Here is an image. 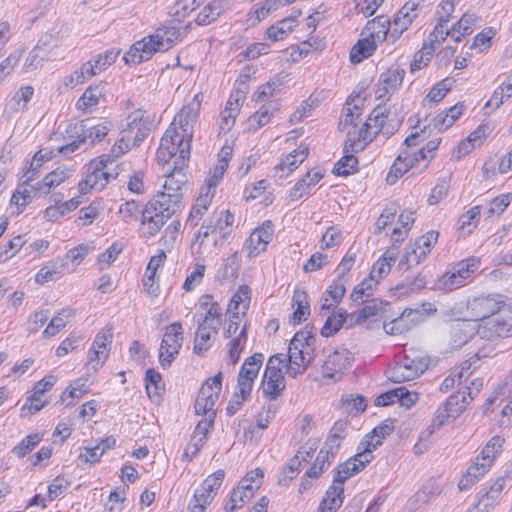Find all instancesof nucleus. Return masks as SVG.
<instances>
[{"label":"nucleus","instance_id":"nucleus-1","mask_svg":"<svg viewBox=\"0 0 512 512\" xmlns=\"http://www.w3.org/2000/svg\"><path fill=\"white\" fill-rule=\"evenodd\" d=\"M198 108L183 106L165 130L156 151V161L161 166L169 164L188 167L191 155L194 125Z\"/></svg>","mask_w":512,"mask_h":512},{"label":"nucleus","instance_id":"nucleus-2","mask_svg":"<svg viewBox=\"0 0 512 512\" xmlns=\"http://www.w3.org/2000/svg\"><path fill=\"white\" fill-rule=\"evenodd\" d=\"M159 197L152 195L145 203L137 199L124 200L117 209L119 220L125 225L138 223L141 237L154 238L169 221L163 211L165 203H161Z\"/></svg>","mask_w":512,"mask_h":512},{"label":"nucleus","instance_id":"nucleus-3","mask_svg":"<svg viewBox=\"0 0 512 512\" xmlns=\"http://www.w3.org/2000/svg\"><path fill=\"white\" fill-rule=\"evenodd\" d=\"M315 327L306 324L296 331L288 344L285 371L289 377L303 374L317 356Z\"/></svg>","mask_w":512,"mask_h":512},{"label":"nucleus","instance_id":"nucleus-4","mask_svg":"<svg viewBox=\"0 0 512 512\" xmlns=\"http://www.w3.org/2000/svg\"><path fill=\"white\" fill-rule=\"evenodd\" d=\"M66 133L71 138V141L66 144H59L56 147H42L38 149L34 153L31 164L25 172L37 177L41 167L46 162L52 160L56 154L73 153L86 142L85 131L81 125L69 124L66 128Z\"/></svg>","mask_w":512,"mask_h":512},{"label":"nucleus","instance_id":"nucleus-5","mask_svg":"<svg viewBox=\"0 0 512 512\" xmlns=\"http://www.w3.org/2000/svg\"><path fill=\"white\" fill-rule=\"evenodd\" d=\"M186 169L187 167L173 165L172 169L165 175L162 189L153 194L159 195L160 202L165 203V206H163L165 210L163 211L168 220L172 219L182 206L181 190L187 181Z\"/></svg>","mask_w":512,"mask_h":512},{"label":"nucleus","instance_id":"nucleus-6","mask_svg":"<svg viewBox=\"0 0 512 512\" xmlns=\"http://www.w3.org/2000/svg\"><path fill=\"white\" fill-rule=\"evenodd\" d=\"M234 223V214L229 209L221 211L214 222L204 221L193 238L192 248L196 247L197 254H203L205 240L210 235L214 236V245L226 241L233 231Z\"/></svg>","mask_w":512,"mask_h":512},{"label":"nucleus","instance_id":"nucleus-7","mask_svg":"<svg viewBox=\"0 0 512 512\" xmlns=\"http://www.w3.org/2000/svg\"><path fill=\"white\" fill-rule=\"evenodd\" d=\"M354 295V303L361 300V307L354 311V327L360 330H378L387 318L390 303L378 298L364 299Z\"/></svg>","mask_w":512,"mask_h":512},{"label":"nucleus","instance_id":"nucleus-8","mask_svg":"<svg viewBox=\"0 0 512 512\" xmlns=\"http://www.w3.org/2000/svg\"><path fill=\"white\" fill-rule=\"evenodd\" d=\"M428 356L417 354L415 351L405 352L397 356L394 364L387 371V378L394 383H402L419 377L429 366Z\"/></svg>","mask_w":512,"mask_h":512},{"label":"nucleus","instance_id":"nucleus-9","mask_svg":"<svg viewBox=\"0 0 512 512\" xmlns=\"http://www.w3.org/2000/svg\"><path fill=\"white\" fill-rule=\"evenodd\" d=\"M184 342V327L181 321H173L162 328V338L158 348V361L167 369L179 356Z\"/></svg>","mask_w":512,"mask_h":512},{"label":"nucleus","instance_id":"nucleus-10","mask_svg":"<svg viewBox=\"0 0 512 512\" xmlns=\"http://www.w3.org/2000/svg\"><path fill=\"white\" fill-rule=\"evenodd\" d=\"M285 364L284 354L277 353L268 358L261 381V392L264 398L272 401L283 394L286 388L283 373Z\"/></svg>","mask_w":512,"mask_h":512},{"label":"nucleus","instance_id":"nucleus-11","mask_svg":"<svg viewBox=\"0 0 512 512\" xmlns=\"http://www.w3.org/2000/svg\"><path fill=\"white\" fill-rule=\"evenodd\" d=\"M109 156L101 155L91 159L86 165V173L77 184L81 196L94 191H102L110 182L111 175L106 171Z\"/></svg>","mask_w":512,"mask_h":512},{"label":"nucleus","instance_id":"nucleus-12","mask_svg":"<svg viewBox=\"0 0 512 512\" xmlns=\"http://www.w3.org/2000/svg\"><path fill=\"white\" fill-rule=\"evenodd\" d=\"M249 328V321L237 322L225 320L223 323L222 336L227 341V359L232 366L238 363L247 346Z\"/></svg>","mask_w":512,"mask_h":512},{"label":"nucleus","instance_id":"nucleus-13","mask_svg":"<svg viewBox=\"0 0 512 512\" xmlns=\"http://www.w3.org/2000/svg\"><path fill=\"white\" fill-rule=\"evenodd\" d=\"M58 376L47 374L34 383L30 394L20 408V417L28 418L40 412L49 404V399L45 397L58 382Z\"/></svg>","mask_w":512,"mask_h":512},{"label":"nucleus","instance_id":"nucleus-14","mask_svg":"<svg viewBox=\"0 0 512 512\" xmlns=\"http://www.w3.org/2000/svg\"><path fill=\"white\" fill-rule=\"evenodd\" d=\"M222 382L223 373L219 371L202 383L194 403V411L197 415L216 417L215 404L222 391Z\"/></svg>","mask_w":512,"mask_h":512},{"label":"nucleus","instance_id":"nucleus-15","mask_svg":"<svg viewBox=\"0 0 512 512\" xmlns=\"http://www.w3.org/2000/svg\"><path fill=\"white\" fill-rule=\"evenodd\" d=\"M224 477L225 472L222 469L209 474L195 490L189 503V510H192V512H204L217 495Z\"/></svg>","mask_w":512,"mask_h":512},{"label":"nucleus","instance_id":"nucleus-16","mask_svg":"<svg viewBox=\"0 0 512 512\" xmlns=\"http://www.w3.org/2000/svg\"><path fill=\"white\" fill-rule=\"evenodd\" d=\"M253 290L248 284H240L232 292L226 305V319L229 321L244 322L250 310Z\"/></svg>","mask_w":512,"mask_h":512},{"label":"nucleus","instance_id":"nucleus-17","mask_svg":"<svg viewBox=\"0 0 512 512\" xmlns=\"http://www.w3.org/2000/svg\"><path fill=\"white\" fill-rule=\"evenodd\" d=\"M166 261V251L159 249L149 258L146 265L141 281L146 295L152 299L160 295V277L158 272L164 267Z\"/></svg>","mask_w":512,"mask_h":512},{"label":"nucleus","instance_id":"nucleus-18","mask_svg":"<svg viewBox=\"0 0 512 512\" xmlns=\"http://www.w3.org/2000/svg\"><path fill=\"white\" fill-rule=\"evenodd\" d=\"M263 362L264 355L260 352L246 357L238 372L236 389L241 390L243 393L252 394Z\"/></svg>","mask_w":512,"mask_h":512},{"label":"nucleus","instance_id":"nucleus-19","mask_svg":"<svg viewBox=\"0 0 512 512\" xmlns=\"http://www.w3.org/2000/svg\"><path fill=\"white\" fill-rule=\"evenodd\" d=\"M309 155V145L300 143L295 149L284 155L273 167L274 176L278 179L289 177L301 166Z\"/></svg>","mask_w":512,"mask_h":512},{"label":"nucleus","instance_id":"nucleus-20","mask_svg":"<svg viewBox=\"0 0 512 512\" xmlns=\"http://www.w3.org/2000/svg\"><path fill=\"white\" fill-rule=\"evenodd\" d=\"M275 233V227L271 220H265L260 226L256 227L245 243L247 255L255 258L267 250Z\"/></svg>","mask_w":512,"mask_h":512},{"label":"nucleus","instance_id":"nucleus-21","mask_svg":"<svg viewBox=\"0 0 512 512\" xmlns=\"http://www.w3.org/2000/svg\"><path fill=\"white\" fill-rule=\"evenodd\" d=\"M218 185L207 180L200 188V193L192 204L186 218V224L192 228L198 226L204 215L207 213L216 193Z\"/></svg>","mask_w":512,"mask_h":512},{"label":"nucleus","instance_id":"nucleus-22","mask_svg":"<svg viewBox=\"0 0 512 512\" xmlns=\"http://www.w3.org/2000/svg\"><path fill=\"white\" fill-rule=\"evenodd\" d=\"M277 413V406L264 404L254 415V422L244 430V438L250 443H257L269 428Z\"/></svg>","mask_w":512,"mask_h":512},{"label":"nucleus","instance_id":"nucleus-23","mask_svg":"<svg viewBox=\"0 0 512 512\" xmlns=\"http://www.w3.org/2000/svg\"><path fill=\"white\" fill-rule=\"evenodd\" d=\"M23 177L24 180L17 185L10 199V205L17 214L24 212L34 198L44 197L41 192L37 191V182L33 184L35 176L25 172Z\"/></svg>","mask_w":512,"mask_h":512},{"label":"nucleus","instance_id":"nucleus-24","mask_svg":"<svg viewBox=\"0 0 512 512\" xmlns=\"http://www.w3.org/2000/svg\"><path fill=\"white\" fill-rule=\"evenodd\" d=\"M302 15L303 12L300 8L293 7L287 16L266 29L265 39L272 43L284 41L298 27Z\"/></svg>","mask_w":512,"mask_h":512},{"label":"nucleus","instance_id":"nucleus-25","mask_svg":"<svg viewBox=\"0 0 512 512\" xmlns=\"http://www.w3.org/2000/svg\"><path fill=\"white\" fill-rule=\"evenodd\" d=\"M505 307L501 295H480L468 302V309L475 321H480L498 313Z\"/></svg>","mask_w":512,"mask_h":512},{"label":"nucleus","instance_id":"nucleus-26","mask_svg":"<svg viewBox=\"0 0 512 512\" xmlns=\"http://www.w3.org/2000/svg\"><path fill=\"white\" fill-rule=\"evenodd\" d=\"M324 173L321 169L314 167L309 169L302 177H300L293 187H291L286 195L288 204L294 203L309 196L316 189L318 183L323 179Z\"/></svg>","mask_w":512,"mask_h":512},{"label":"nucleus","instance_id":"nucleus-27","mask_svg":"<svg viewBox=\"0 0 512 512\" xmlns=\"http://www.w3.org/2000/svg\"><path fill=\"white\" fill-rule=\"evenodd\" d=\"M291 314L288 317L289 325L296 327L305 323L311 316V301L308 291L304 287H295L290 300Z\"/></svg>","mask_w":512,"mask_h":512},{"label":"nucleus","instance_id":"nucleus-28","mask_svg":"<svg viewBox=\"0 0 512 512\" xmlns=\"http://www.w3.org/2000/svg\"><path fill=\"white\" fill-rule=\"evenodd\" d=\"M202 418L195 426L191 435L190 441L184 451V456L188 459L195 457L199 451L206 445L209 434L214 429V422L216 417L211 415H203Z\"/></svg>","mask_w":512,"mask_h":512},{"label":"nucleus","instance_id":"nucleus-29","mask_svg":"<svg viewBox=\"0 0 512 512\" xmlns=\"http://www.w3.org/2000/svg\"><path fill=\"white\" fill-rule=\"evenodd\" d=\"M391 264L385 259L379 258L373 265L368 277L364 278L357 286H354V295L357 298L362 296L370 297L373 295L379 281L388 275Z\"/></svg>","mask_w":512,"mask_h":512},{"label":"nucleus","instance_id":"nucleus-30","mask_svg":"<svg viewBox=\"0 0 512 512\" xmlns=\"http://www.w3.org/2000/svg\"><path fill=\"white\" fill-rule=\"evenodd\" d=\"M73 166L60 165L46 173L43 178L37 181V191L43 196H48L53 190L68 182L74 175Z\"/></svg>","mask_w":512,"mask_h":512},{"label":"nucleus","instance_id":"nucleus-31","mask_svg":"<svg viewBox=\"0 0 512 512\" xmlns=\"http://www.w3.org/2000/svg\"><path fill=\"white\" fill-rule=\"evenodd\" d=\"M89 375L85 373L68 383L59 396L61 404L65 407L74 406L78 400L90 393L92 383L89 382Z\"/></svg>","mask_w":512,"mask_h":512},{"label":"nucleus","instance_id":"nucleus-32","mask_svg":"<svg viewBox=\"0 0 512 512\" xmlns=\"http://www.w3.org/2000/svg\"><path fill=\"white\" fill-rule=\"evenodd\" d=\"M350 364V351L336 350L324 362L323 373L328 378L339 380L348 372Z\"/></svg>","mask_w":512,"mask_h":512},{"label":"nucleus","instance_id":"nucleus-33","mask_svg":"<svg viewBox=\"0 0 512 512\" xmlns=\"http://www.w3.org/2000/svg\"><path fill=\"white\" fill-rule=\"evenodd\" d=\"M105 99V85L102 82L90 84L78 98L75 108L83 114L92 113L99 103Z\"/></svg>","mask_w":512,"mask_h":512},{"label":"nucleus","instance_id":"nucleus-34","mask_svg":"<svg viewBox=\"0 0 512 512\" xmlns=\"http://www.w3.org/2000/svg\"><path fill=\"white\" fill-rule=\"evenodd\" d=\"M156 53L155 45L149 35L133 43L125 53L123 59L128 65H137L150 60Z\"/></svg>","mask_w":512,"mask_h":512},{"label":"nucleus","instance_id":"nucleus-35","mask_svg":"<svg viewBox=\"0 0 512 512\" xmlns=\"http://www.w3.org/2000/svg\"><path fill=\"white\" fill-rule=\"evenodd\" d=\"M149 37L158 52H166L180 41V27L163 24L158 26L153 33L149 34Z\"/></svg>","mask_w":512,"mask_h":512},{"label":"nucleus","instance_id":"nucleus-36","mask_svg":"<svg viewBox=\"0 0 512 512\" xmlns=\"http://www.w3.org/2000/svg\"><path fill=\"white\" fill-rule=\"evenodd\" d=\"M384 124L383 115L369 116L354 139V153L363 150L381 131Z\"/></svg>","mask_w":512,"mask_h":512},{"label":"nucleus","instance_id":"nucleus-37","mask_svg":"<svg viewBox=\"0 0 512 512\" xmlns=\"http://www.w3.org/2000/svg\"><path fill=\"white\" fill-rule=\"evenodd\" d=\"M234 150V142L226 141L220 151L218 152L217 163L214 166L212 172L206 177L205 180L219 185L222 180L225 172L227 171L230 161L233 156Z\"/></svg>","mask_w":512,"mask_h":512},{"label":"nucleus","instance_id":"nucleus-38","mask_svg":"<svg viewBox=\"0 0 512 512\" xmlns=\"http://www.w3.org/2000/svg\"><path fill=\"white\" fill-rule=\"evenodd\" d=\"M420 0H408L393 19L392 33L401 35L418 15Z\"/></svg>","mask_w":512,"mask_h":512},{"label":"nucleus","instance_id":"nucleus-39","mask_svg":"<svg viewBox=\"0 0 512 512\" xmlns=\"http://www.w3.org/2000/svg\"><path fill=\"white\" fill-rule=\"evenodd\" d=\"M244 198L246 201L258 200L262 206L268 207L273 204L275 195L267 180L261 179L245 187Z\"/></svg>","mask_w":512,"mask_h":512},{"label":"nucleus","instance_id":"nucleus-40","mask_svg":"<svg viewBox=\"0 0 512 512\" xmlns=\"http://www.w3.org/2000/svg\"><path fill=\"white\" fill-rule=\"evenodd\" d=\"M218 333V331L198 323L193 342V352L196 355L203 356L213 346Z\"/></svg>","mask_w":512,"mask_h":512},{"label":"nucleus","instance_id":"nucleus-41","mask_svg":"<svg viewBox=\"0 0 512 512\" xmlns=\"http://www.w3.org/2000/svg\"><path fill=\"white\" fill-rule=\"evenodd\" d=\"M127 132L134 134L136 140L144 139L149 131L147 113L143 109L132 111L127 117Z\"/></svg>","mask_w":512,"mask_h":512},{"label":"nucleus","instance_id":"nucleus-42","mask_svg":"<svg viewBox=\"0 0 512 512\" xmlns=\"http://www.w3.org/2000/svg\"><path fill=\"white\" fill-rule=\"evenodd\" d=\"M491 466L492 465L489 464V460H482L480 457H476L475 462L469 466L467 473L460 479L458 484L459 489H469L480 479V477L488 472Z\"/></svg>","mask_w":512,"mask_h":512},{"label":"nucleus","instance_id":"nucleus-43","mask_svg":"<svg viewBox=\"0 0 512 512\" xmlns=\"http://www.w3.org/2000/svg\"><path fill=\"white\" fill-rule=\"evenodd\" d=\"M344 284L340 281H334L325 289L321 298V311H332L342 301L345 295Z\"/></svg>","mask_w":512,"mask_h":512},{"label":"nucleus","instance_id":"nucleus-44","mask_svg":"<svg viewBox=\"0 0 512 512\" xmlns=\"http://www.w3.org/2000/svg\"><path fill=\"white\" fill-rule=\"evenodd\" d=\"M144 381L148 398L152 401H159L165 392V383L161 373L155 368H148Z\"/></svg>","mask_w":512,"mask_h":512},{"label":"nucleus","instance_id":"nucleus-45","mask_svg":"<svg viewBox=\"0 0 512 512\" xmlns=\"http://www.w3.org/2000/svg\"><path fill=\"white\" fill-rule=\"evenodd\" d=\"M96 249L93 241L80 243L70 248L64 255V265H70L73 269L79 266L85 258Z\"/></svg>","mask_w":512,"mask_h":512},{"label":"nucleus","instance_id":"nucleus-46","mask_svg":"<svg viewBox=\"0 0 512 512\" xmlns=\"http://www.w3.org/2000/svg\"><path fill=\"white\" fill-rule=\"evenodd\" d=\"M389 27V18L384 15H380L366 23L361 35H369L376 39V41L383 42L387 37Z\"/></svg>","mask_w":512,"mask_h":512},{"label":"nucleus","instance_id":"nucleus-47","mask_svg":"<svg viewBox=\"0 0 512 512\" xmlns=\"http://www.w3.org/2000/svg\"><path fill=\"white\" fill-rule=\"evenodd\" d=\"M197 306L201 312V318H223L222 305L211 293L201 294Z\"/></svg>","mask_w":512,"mask_h":512},{"label":"nucleus","instance_id":"nucleus-48","mask_svg":"<svg viewBox=\"0 0 512 512\" xmlns=\"http://www.w3.org/2000/svg\"><path fill=\"white\" fill-rule=\"evenodd\" d=\"M120 54L118 49H109L99 53L94 58L89 59L86 63L94 76L99 75L110 67L117 60Z\"/></svg>","mask_w":512,"mask_h":512},{"label":"nucleus","instance_id":"nucleus-49","mask_svg":"<svg viewBox=\"0 0 512 512\" xmlns=\"http://www.w3.org/2000/svg\"><path fill=\"white\" fill-rule=\"evenodd\" d=\"M183 232V226L180 219H172L167 225L165 224L160 231L161 236L159 242L163 247L170 250L180 240Z\"/></svg>","mask_w":512,"mask_h":512},{"label":"nucleus","instance_id":"nucleus-50","mask_svg":"<svg viewBox=\"0 0 512 512\" xmlns=\"http://www.w3.org/2000/svg\"><path fill=\"white\" fill-rule=\"evenodd\" d=\"M378 445H381L380 440L372 442L370 440H362L358 447L357 453L354 454V474L363 470L368 463L372 460V449H375Z\"/></svg>","mask_w":512,"mask_h":512},{"label":"nucleus","instance_id":"nucleus-51","mask_svg":"<svg viewBox=\"0 0 512 512\" xmlns=\"http://www.w3.org/2000/svg\"><path fill=\"white\" fill-rule=\"evenodd\" d=\"M72 315L73 311L70 308H63L56 312L43 330L42 337L44 339L55 337L66 327L67 319Z\"/></svg>","mask_w":512,"mask_h":512},{"label":"nucleus","instance_id":"nucleus-52","mask_svg":"<svg viewBox=\"0 0 512 512\" xmlns=\"http://www.w3.org/2000/svg\"><path fill=\"white\" fill-rule=\"evenodd\" d=\"M225 11V4L223 0H212L207 3L197 14L195 22L198 25H209Z\"/></svg>","mask_w":512,"mask_h":512},{"label":"nucleus","instance_id":"nucleus-53","mask_svg":"<svg viewBox=\"0 0 512 512\" xmlns=\"http://www.w3.org/2000/svg\"><path fill=\"white\" fill-rule=\"evenodd\" d=\"M114 338V325L107 323L95 335L89 350L103 351L105 354H110L111 345Z\"/></svg>","mask_w":512,"mask_h":512},{"label":"nucleus","instance_id":"nucleus-54","mask_svg":"<svg viewBox=\"0 0 512 512\" xmlns=\"http://www.w3.org/2000/svg\"><path fill=\"white\" fill-rule=\"evenodd\" d=\"M505 485V478L499 477L490 486L489 490H486L480 497L476 504V508L480 512H488L489 508L494 505V502L500 496Z\"/></svg>","mask_w":512,"mask_h":512},{"label":"nucleus","instance_id":"nucleus-55","mask_svg":"<svg viewBox=\"0 0 512 512\" xmlns=\"http://www.w3.org/2000/svg\"><path fill=\"white\" fill-rule=\"evenodd\" d=\"M207 271V266L204 262H196L189 267L185 280L182 284V289L186 292L194 291L199 285L202 284Z\"/></svg>","mask_w":512,"mask_h":512},{"label":"nucleus","instance_id":"nucleus-56","mask_svg":"<svg viewBox=\"0 0 512 512\" xmlns=\"http://www.w3.org/2000/svg\"><path fill=\"white\" fill-rule=\"evenodd\" d=\"M102 210V198H95L87 206L79 210L76 222L82 227L89 226L99 217Z\"/></svg>","mask_w":512,"mask_h":512},{"label":"nucleus","instance_id":"nucleus-57","mask_svg":"<svg viewBox=\"0 0 512 512\" xmlns=\"http://www.w3.org/2000/svg\"><path fill=\"white\" fill-rule=\"evenodd\" d=\"M264 478L265 473L263 469L257 467L247 471L239 481L238 485L241 487V489L250 492V494L254 496L263 485Z\"/></svg>","mask_w":512,"mask_h":512},{"label":"nucleus","instance_id":"nucleus-58","mask_svg":"<svg viewBox=\"0 0 512 512\" xmlns=\"http://www.w3.org/2000/svg\"><path fill=\"white\" fill-rule=\"evenodd\" d=\"M241 110V102L238 98H234L232 95L226 102L224 110L221 112V124L222 130L229 131L235 124L236 118L238 117Z\"/></svg>","mask_w":512,"mask_h":512},{"label":"nucleus","instance_id":"nucleus-59","mask_svg":"<svg viewBox=\"0 0 512 512\" xmlns=\"http://www.w3.org/2000/svg\"><path fill=\"white\" fill-rule=\"evenodd\" d=\"M464 109V104L457 103L456 105L446 110L445 113L438 114L433 119L434 128L438 129L439 131L446 130L452 126L454 122L462 115Z\"/></svg>","mask_w":512,"mask_h":512},{"label":"nucleus","instance_id":"nucleus-60","mask_svg":"<svg viewBox=\"0 0 512 512\" xmlns=\"http://www.w3.org/2000/svg\"><path fill=\"white\" fill-rule=\"evenodd\" d=\"M344 493L328 487L316 512H336L343 504Z\"/></svg>","mask_w":512,"mask_h":512},{"label":"nucleus","instance_id":"nucleus-61","mask_svg":"<svg viewBox=\"0 0 512 512\" xmlns=\"http://www.w3.org/2000/svg\"><path fill=\"white\" fill-rule=\"evenodd\" d=\"M361 36L357 43L354 44V64L372 56L379 43V41H376V39L369 35Z\"/></svg>","mask_w":512,"mask_h":512},{"label":"nucleus","instance_id":"nucleus-62","mask_svg":"<svg viewBox=\"0 0 512 512\" xmlns=\"http://www.w3.org/2000/svg\"><path fill=\"white\" fill-rule=\"evenodd\" d=\"M254 496L250 492L241 489L239 485L232 489L229 499L224 505L226 512H235L243 508Z\"/></svg>","mask_w":512,"mask_h":512},{"label":"nucleus","instance_id":"nucleus-63","mask_svg":"<svg viewBox=\"0 0 512 512\" xmlns=\"http://www.w3.org/2000/svg\"><path fill=\"white\" fill-rule=\"evenodd\" d=\"M427 284L424 275L418 274L413 279H406L399 283L394 288V294L398 297L407 296L411 293H416L425 288Z\"/></svg>","mask_w":512,"mask_h":512},{"label":"nucleus","instance_id":"nucleus-64","mask_svg":"<svg viewBox=\"0 0 512 512\" xmlns=\"http://www.w3.org/2000/svg\"><path fill=\"white\" fill-rule=\"evenodd\" d=\"M427 284L424 275L418 274L413 279H406L399 283L394 288V294L398 297L407 296L411 293H416L425 288Z\"/></svg>","mask_w":512,"mask_h":512}]
</instances>
